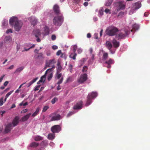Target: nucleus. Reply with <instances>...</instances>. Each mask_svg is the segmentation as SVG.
Instances as JSON below:
<instances>
[{
	"label": "nucleus",
	"mask_w": 150,
	"mask_h": 150,
	"mask_svg": "<svg viewBox=\"0 0 150 150\" xmlns=\"http://www.w3.org/2000/svg\"><path fill=\"white\" fill-rule=\"evenodd\" d=\"M53 76L52 73H51L48 76V79L49 81L50 80Z\"/></svg>",
	"instance_id": "obj_45"
},
{
	"label": "nucleus",
	"mask_w": 150,
	"mask_h": 150,
	"mask_svg": "<svg viewBox=\"0 0 150 150\" xmlns=\"http://www.w3.org/2000/svg\"><path fill=\"white\" fill-rule=\"evenodd\" d=\"M115 5L117 8V11L125 9V5L124 4L123 1H118L115 3Z\"/></svg>",
	"instance_id": "obj_6"
},
{
	"label": "nucleus",
	"mask_w": 150,
	"mask_h": 150,
	"mask_svg": "<svg viewBox=\"0 0 150 150\" xmlns=\"http://www.w3.org/2000/svg\"><path fill=\"white\" fill-rule=\"evenodd\" d=\"M12 127V124L11 123L8 124L6 126L5 128V132L6 133H7L9 132Z\"/></svg>",
	"instance_id": "obj_19"
},
{
	"label": "nucleus",
	"mask_w": 150,
	"mask_h": 150,
	"mask_svg": "<svg viewBox=\"0 0 150 150\" xmlns=\"http://www.w3.org/2000/svg\"><path fill=\"white\" fill-rule=\"evenodd\" d=\"M51 52L50 50H46V54L47 56H49L51 55Z\"/></svg>",
	"instance_id": "obj_43"
},
{
	"label": "nucleus",
	"mask_w": 150,
	"mask_h": 150,
	"mask_svg": "<svg viewBox=\"0 0 150 150\" xmlns=\"http://www.w3.org/2000/svg\"><path fill=\"white\" fill-rule=\"evenodd\" d=\"M52 48L53 50H55L57 49L58 48V47L57 46L53 45L52 46Z\"/></svg>",
	"instance_id": "obj_54"
},
{
	"label": "nucleus",
	"mask_w": 150,
	"mask_h": 150,
	"mask_svg": "<svg viewBox=\"0 0 150 150\" xmlns=\"http://www.w3.org/2000/svg\"><path fill=\"white\" fill-rule=\"evenodd\" d=\"M130 33V31L128 30H122L116 36V38L118 40L124 38Z\"/></svg>",
	"instance_id": "obj_5"
},
{
	"label": "nucleus",
	"mask_w": 150,
	"mask_h": 150,
	"mask_svg": "<svg viewBox=\"0 0 150 150\" xmlns=\"http://www.w3.org/2000/svg\"><path fill=\"white\" fill-rule=\"evenodd\" d=\"M38 77L36 78L33 80L31 81H30L28 84L27 87H29L31 85H32L33 83L35 82L38 79Z\"/></svg>",
	"instance_id": "obj_26"
},
{
	"label": "nucleus",
	"mask_w": 150,
	"mask_h": 150,
	"mask_svg": "<svg viewBox=\"0 0 150 150\" xmlns=\"http://www.w3.org/2000/svg\"><path fill=\"white\" fill-rule=\"evenodd\" d=\"M88 3L87 2H85L83 3V5L85 6H88Z\"/></svg>",
	"instance_id": "obj_60"
},
{
	"label": "nucleus",
	"mask_w": 150,
	"mask_h": 150,
	"mask_svg": "<svg viewBox=\"0 0 150 150\" xmlns=\"http://www.w3.org/2000/svg\"><path fill=\"white\" fill-rule=\"evenodd\" d=\"M45 33L46 34H48L49 33V29L47 27H45Z\"/></svg>",
	"instance_id": "obj_38"
},
{
	"label": "nucleus",
	"mask_w": 150,
	"mask_h": 150,
	"mask_svg": "<svg viewBox=\"0 0 150 150\" xmlns=\"http://www.w3.org/2000/svg\"><path fill=\"white\" fill-rule=\"evenodd\" d=\"M57 65L58 67L57 68V71H60L62 70V67L61 66L60 63L59 62H58Z\"/></svg>",
	"instance_id": "obj_33"
},
{
	"label": "nucleus",
	"mask_w": 150,
	"mask_h": 150,
	"mask_svg": "<svg viewBox=\"0 0 150 150\" xmlns=\"http://www.w3.org/2000/svg\"><path fill=\"white\" fill-rule=\"evenodd\" d=\"M87 37L88 38H90L91 37V34L90 33H88L87 34Z\"/></svg>",
	"instance_id": "obj_62"
},
{
	"label": "nucleus",
	"mask_w": 150,
	"mask_h": 150,
	"mask_svg": "<svg viewBox=\"0 0 150 150\" xmlns=\"http://www.w3.org/2000/svg\"><path fill=\"white\" fill-rule=\"evenodd\" d=\"M108 57V54L107 53L104 52L103 53L102 57L103 60H106Z\"/></svg>",
	"instance_id": "obj_31"
},
{
	"label": "nucleus",
	"mask_w": 150,
	"mask_h": 150,
	"mask_svg": "<svg viewBox=\"0 0 150 150\" xmlns=\"http://www.w3.org/2000/svg\"><path fill=\"white\" fill-rule=\"evenodd\" d=\"M43 138L39 135L36 136L34 140L36 141L42 140Z\"/></svg>",
	"instance_id": "obj_29"
},
{
	"label": "nucleus",
	"mask_w": 150,
	"mask_h": 150,
	"mask_svg": "<svg viewBox=\"0 0 150 150\" xmlns=\"http://www.w3.org/2000/svg\"><path fill=\"white\" fill-rule=\"evenodd\" d=\"M51 39H52V40H55L56 39V36L54 35H52V37H51Z\"/></svg>",
	"instance_id": "obj_51"
},
{
	"label": "nucleus",
	"mask_w": 150,
	"mask_h": 150,
	"mask_svg": "<svg viewBox=\"0 0 150 150\" xmlns=\"http://www.w3.org/2000/svg\"><path fill=\"white\" fill-rule=\"evenodd\" d=\"M77 52L78 53L80 54L82 52V50L81 49H78L77 50Z\"/></svg>",
	"instance_id": "obj_57"
},
{
	"label": "nucleus",
	"mask_w": 150,
	"mask_h": 150,
	"mask_svg": "<svg viewBox=\"0 0 150 150\" xmlns=\"http://www.w3.org/2000/svg\"><path fill=\"white\" fill-rule=\"evenodd\" d=\"M24 67H21L18 68H17L15 72V73L16 72H20L24 69Z\"/></svg>",
	"instance_id": "obj_32"
},
{
	"label": "nucleus",
	"mask_w": 150,
	"mask_h": 150,
	"mask_svg": "<svg viewBox=\"0 0 150 150\" xmlns=\"http://www.w3.org/2000/svg\"><path fill=\"white\" fill-rule=\"evenodd\" d=\"M118 31V30L116 28L113 27H109L106 31V34L109 36H113L117 35V32Z\"/></svg>",
	"instance_id": "obj_3"
},
{
	"label": "nucleus",
	"mask_w": 150,
	"mask_h": 150,
	"mask_svg": "<svg viewBox=\"0 0 150 150\" xmlns=\"http://www.w3.org/2000/svg\"><path fill=\"white\" fill-rule=\"evenodd\" d=\"M9 23L11 26H14L15 30L17 31H20L23 25L22 22L18 21V18L15 17H13L10 18Z\"/></svg>",
	"instance_id": "obj_1"
},
{
	"label": "nucleus",
	"mask_w": 150,
	"mask_h": 150,
	"mask_svg": "<svg viewBox=\"0 0 150 150\" xmlns=\"http://www.w3.org/2000/svg\"><path fill=\"white\" fill-rule=\"evenodd\" d=\"M51 130L53 133H57L61 131V127L59 125H55L51 127Z\"/></svg>",
	"instance_id": "obj_8"
},
{
	"label": "nucleus",
	"mask_w": 150,
	"mask_h": 150,
	"mask_svg": "<svg viewBox=\"0 0 150 150\" xmlns=\"http://www.w3.org/2000/svg\"><path fill=\"white\" fill-rule=\"evenodd\" d=\"M40 86L38 85L35 88L34 91H35L38 90L39 89V88L40 87Z\"/></svg>",
	"instance_id": "obj_53"
},
{
	"label": "nucleus",
	"mask_w": 150,
	"mask_h": 150,
	"mask_svg": "<svg viewBox=\"0 0 150 150\" xmlns=\"http://www.w3.org/2000/svg\"><path fill=\"white\" fill-rule=\"evenodd\" d=\"M35 59L39 60L40 61L43 62L45 58V56L42 52L38 53L37 56L35 55Z\"/></svg>",
	"instance_id": "obj_12"
},
{
	"label": "nucleus",
	"mask_w": 150,
	"mask_h": 150,
	"mask_svg": "<svg viewBox=\"0 0 150 150\" xmlns=\"http://www.w3.org/2000/svg\"><path fill=\"white\" fill-rule=\"evenodd\" d=\"M3 23L2 25L4 26H6L7 25L8 22L6 20H4Z\"/></svg>",
	"instance_id": "obj_48"
},
{
	"label": "nucleus",
	"mask_w": 150,
	"mask_h": 150,
	"mask_svg": "<svg viewBox=\"0 0 150 150\" xmlns=\"http://www.w3.org/2000/svg\"><path fill=\"white\" fill-rule=\"evenodd\" d=\"M91 59L93 60L94 59V55L93 54H91Z\"/></svg>",
	"instance_id": "obj_64"
},
{
	"label": "nucleus",
	"mask_w": 150,
	"mask_h": 150,
	"mask_svg": "<svg viewBox=\"0 0 150 150\" xmlns=\"http://www.w3.org/2000/svg\"><path fill=\"white\" fill-rule=\"evenodd\" d=\"M39 145V144L37 142H34L31 143L29 146L31 148H36Z\"/></svg>",
	"instance_id": "obj_24"
},
{
	"label": "nucleus",
	"mask_w": 150,
	"mask_h": 150,
	"mask_svg": "<svg viewBox=\"0 0 150 150\" xmlns=\"http://www.w3.org/2000/svg\"><path fill=\"white\" fill-rule=\"evenodd\" d=\"M113 0H108L105 4V5L107 6H109L112 4Z\"/></svg>",
	"instance_id": "obj_34"
},
{
	"label": "nucleus",
	"mask_w": 150,
	"mask_h": 150,
	"mask_svg": "<svg viewBox=\"0 0 150 150\" xmlns=\"http://www.w3.org/2000/svg\"><path fill=\"white\" fill-rule=\"evenodd\" d=\"M77 48V46L76 45H75L73 46V50L74 53H75Z\"/></svg>",
	"instance_id": "obj_42"
},
{
	"label": "nucleus",
	"mask_w": 150,
	"mask_h": 150,
	"mask_svg": "<svg viewBox=\"0 0 150 150\" xmlns=\"http://www.w3.org/2000/svg\"><path fill=\"white\" fill-rule=\"evenodd\" d=\"M19 118L18 116H16L13 121L12 124L13 125V126H16L19 122Z\"/></svg>",
	"instance_id": "obj_20"
},
{
	"label": "nucleus",
	"mask_w": 150,
	"mask_h": 150,
	"mask_svg": "<svg viewBox=\"0 0 150 150\" xmlns=\"http://www.w3.org/2000/svg\"><path fill=\"white\" fill-rule=\"evenodd\" d=\"M14 67V65H11L9 67L8 69H12Z\"/></svg>",
	"instance_id": "obj_58"
},
{
	"label": "nucleus",
	"mask_w": 150,
	"mask_h": 150,
	"mask_svg": "<svg viewBox=\"0 0 150 150\" xmlns=\"http://www.w3.org/2000/svg\"><path fill=\"white\" fill-rule=\"evenodd\" d=\"M56 63L54 59H50L46 62V66L48 67H51L52 68H54V64Z\"/></svg>",
	"instance_id": "obj_10"
},
{
	"label": "nucleus",
	"mask_w": 150,
	"mask_h": 150,
	"mask_svg": "<svg viewBox=\"0 0 150 150\" xmlns=\"http://www.w3.org/2000/svg\"><path fill=\"white\" fill-rule=\"evenodd\" d=\"M73 66L71 64H70L69 65V69L71 73L72 72V70Z\"/></svg>",
	"instance_id": "obj_44"
},
{
	"label": "nucleus",
	"mask_w": 150,
	"mask_h": 150,
	"mask_svg": "<svg viewBox=\"0 0 150 150\" xmlns=\"http://www.w3.org/2000/svg\"><path fill=\"white\" fill-rule=\"evenodd\" d=\"M114 63V60L111 58H110L108 60L105 62V64H107L108 66H106L108 68H109L111 67V65L113 64Z\"/></svg>",
	"instance_id": "obj_15"
},
{
	"label": "nucleus",
	"mask_w": 150,
	"mask_h": 150,
	"mask_svg": "<svg viewBox=\"0 0 150 150\" xmlns=\"http://www.w3.org/2000/svg\"><path fill=\"white\" fill-rule=\"evenodd\" d=\"M82 102L80 101L76 103L73 107V108L74 110L80 109L82 108Z\"/></svg>",
	"instance_id": "obj_13"
},
{
	"label": "nucleus",
	"mask_w": 150,
	"mask_h": 150,
	"mask_svg": "<svg viewBox=\"0 0 150 150\" xmlns=\"http://www.w3.org/2000/svg\"><path fill=\"white\" fill-rule=\"evenodd\" d=\"M60 71H57V73L56 74L55 78L57 79H59L61 78L58 81L57 84H60L61 83L63 80V77L62 76V74L59 73Z\"/></svg>",
	"instance_id": "obj_9"
},
{
	"label": "nucleus",
	"mask_w": 150,
	"mask_h": 150,
	"mask_svg": "<svg viewBox=\"0 0 150 150\" xmlns=\"http://www.w3.org/2000/svg\"><path fill=\"white\" fill-rule=\"evenodd\" d=\"M64 21V17L63 15H57L55 16L53 20V24L57 26H60L62 24Z\"/></svg>",
	"instance_id": "obj_2"
},
{
	"label": "nucleus",
	"mask_w": 150,
	"mask_h": 150,
	"mask_svg": "<svg viewBox=\"0 0 150 150\" xmlns=\"http://www.w3.org/2000/svg\"><path fill=\"white\" fill-rule=\"evenodd\" d=\"M39 50H38L37 49H35L34 50V52L35 53H36L38 54V52H39Z\"/></svg>",
	"instance_id": "obj_63"
},
{
	"label": "nucleus",
	"mask_w": 150,
	"mask_h": 150,
	"mask_svg": "<svg viewBox=\"0 0 150 150\" xmlns=\"http://www.w3.org/2000/svg\"><path fill=\"white\" fill-rule=\"evenodd\" d=\"M8 83V81H5L4 83V86H6Z\"/></svg>",
	"instance_id": "obj_61"
},
{
	"label": "nucleus",
	"mask_w": 150,
	"mask_h": 150,
	"mask_svg": "<svg viewBox=\"0 0 150 150\" xmlns=\"http://www.w3.org/2000/svg\"><path fill=\"white\" fill-rule=\"evenodd\" d=\"M13 90H12L8 93L5 96L6 98H8L9 96L13 92Z\"/></svg>",
	"instance_id": "obj_41"
},
{
	"label": "nucleus",
	"mask_w": 150,
	"mask_h": 150,
	"mask_svg": "<svg viewBox=\"0 0 150 150\" xmlns=\"http://www.w3.org/2000/svg\"><path fill=\"white\" fill-rule=\"evenodd\" d=\"M62 53V52L61 50H58L56 53V55L57 56H59L60 54H61Z\"/></svg>",
	"instance_id": "obj_50"
},
{
	"label": "nucleus",
	"mask_w": 150,
	"mask_h": 150,
	"mask_svg": "<svg viewBox=\"0 0 150 150\" xmlns=\"http://www.w3.org/2000/svg\"><path fill=\"white\" fill-rule=\"evenodd\" d=\"M12 33V31L11 29H9L7 30L6 32L7 33Z\"/></svg>",
	"instance_id": "obj_52"
},
{
	"label": "nucleus",
	"mask_w": 150,
	"mask_h": 150,
	"mask_svg": "<svg viewBox=\"0 0 150 150\" xmlns=\"http://www.w3.org/2000/svg\"><path fill=\"white\" fill-rule=\"evenodd\" d=\"M35 46V44H33L30 47H29L28 49H26L25 48H24L25 51H28L30 49L33 48H34Z\"/></svg>",
	"instance_id": "obj_39"
},
{
	"label": "nucleus",
	"mask_w": 150,
	"mask_h": 150,
	"mask_svg": "<svg viewBox=\"0 0 150 150\" xmlns=\"http://www.w3.org/2000/svg\"><path fill=\"white\" fill-rule=\"evenodd\" d=\"M58 99L57 98L55 97L53 98L51 100V103L52 104H54L58 100Z\"/></svg>",
	"instance_id": "obj_36"
},
{
	"label": "nucleus",
	"mask_w": 150,
	"mask_h": 150,
	"mask_svg": "<svg viewBox=\"0 0 150 150\" xmlns=\"http://www.w3.org/2000/svg\"><path fill=\"white\" fill-rule=\"evenodd\" d=\"M98 95V93L96 92H92L91 93L88 94L87 96V98L85 106H88L92 103V99L96 98Z\"/></svg>",
	"instance_id": "obj_4"
},
{
	"label": "nucleus",
	"mask_w": 150,
	"mask_h": 150,
	"mask_svg": "<svg viewBox=\"0 0 150 150\" xmlns=\"http://www.w3.org/2000/svg\"><path fill=\"white\" fill-rule=\"evenodd\" d=\"M3 98H1L0 99V105L1 106L3 104Z\"/></svg>",
	"instance_id": "obj_47"
},
{
	"label": "nucleus",
	"mask_w": 150,
	"mask_h": 150,
	"mask_svg": "<svg viewBox=\"0 0 150 150\" xmlns=\"http://www.w3.org/2000/svg\"><path fill=\"white\" fill-rule=\"evenodd\" d=\"M88 70V67L86 66H84L83 69H82V71L83 72H86Z\"/></svg>",
	"instance_id": "obj_40"
},
{
	"label": "nucleus",
	"mask_w": 150,
	"mask_h": 150,
	"mask_svg": "<svg viewBox=\"0 0 150 150\" xmlns=\"http://www.w3.org/2000/svg\"><path fill=\"white\" fill-rule=\"evenodd\" d=\"M31 115V113H29L27 115H25L21 119V120L23 122H25L30 117V115Z\"/></svg>",
	"instance_id": "obj_22"
},
{
	"label": "nucleus",
	"mask_w": 150,
	"mask_h": 150,
	"mask_svg": "<svg viewBox=\"0 0 150 150\" xmlns=\"http://www.w3.org/2000/svg\"><path fill=\"white\" fill-rule=\"evenodd\" d=\"M90 53L91 54H92L93 53V49L92 48H90L89 50Z\"/></svg>",
	"instance_id": "obj_56"
},
{
	"label": "nucleus",
	"mask_w": 150,
	"mask_h": 150,
	"mask_svg": "<svg viewBox=\"0 0 150 150\" xmlns=\"http://www.w3.org/2000/svg\"><path fill=\"white\" fill-rule=\"evenodd\" d=\"M112 42L113 44V46L115 48H117L119 46V42L117 41L115 39H114L112 40Z\"/></svg>",
	"instance_id": "obj_18"
},
{
	"label": "nucleus",
	"mask_w": 150,
	"mask_h": 150,
	"mask_svg": "<svg viewBox=\"0 0 150 150\" xmlns=\"http://www.w3.org/2000/svg\"><path fill=\"white\" fill-rule=\"evenodd\" d=\"M12 38L10 36H7L5 37L4 41L5 43L9 44L12 41Z\"/></svg>",
	"instance_id": "obj_17"
},
{
	"label": "nucleus",
	"mask_w": 150,
	"mask_h": 150,
	"mask_svg": "<svg viewBox=\"0 0 150 150\" xmlns=\"http://www.w3.org/2000/svg\"><path fill=\"white\" fill-rule=\"evenodd\" d=\"M141 6V4L139 2L134 3L132 4V9L136 10L139 8Z\"/></svg>",
	"instance_id": "obj_14"
},
{
	"label": "nucleus",
	"mask_w": 150,
	"mask_h": 150,
	"mask_svg": "<svg viewBox=\"0 0 150 150\" xmlns=\"http://www.w3.org/2000/svg\"><path fill=\"white\" fill-rule=\"evenodd\" d=\"M74 2L76 4H78L80 1V0H74Z\"/></svg>",
	"instance_id": "obj_59"
},
{
	"label": "nucleus",
	"mask_w": 150,
	"mask_h": 150,
	"mask_svg": "<svg viewBox=\"0 0 150 150\" xmlns=\"http://www.w3.org/2000/svg\"><path fill=\"white\" fill-rule=\"evenodd\" d=\"M40 110V108L39 107H38L32 115V116L34 117L38 113Z\"/></svg>",
	"instance_id": "obj_28"
},
{
	"label": "nucleus",
	"mask_w": 150,
	"mask_h": 150,
	"mask_svg": "<svg viewBox=\"0 0 150 150\" xmlns=\"http://www.w3.org/2000/svg\"><path fill=\"white\" fill-rule=\"evenodd\" d=\"M105 12L106 13H109V14L111 13V12H110V10L108 8H106L105 10Z\"/></svg>",
	"instance_id": "obj_49"
},
{
	"label": "nucleus",
	"mask_w": 150,
	"mask_h": 150,
	"mask_svg": "<svg viewBox=\"0 0 150 150\" xmlns=\"http://www.w3.org/2000/svg\"><path fill=\"white\" fill-rule=\"evenodd\" d=\"M74 114V112H69L68 114L67 115V117H70L71 115H72Z\"/></svg>",
	"instance_id": "obj_46"
},
{
	"label": "nucleus",
	"mask_w": 150,
	"mask_h": 150,
	"mask_svg": "<svg viewBox=\"0 0 150 150\" xmlns=\"http://www.w3.org/2000/svg\"><path fill=\"white\" fill-rule=\"evenodd\" d=\"M105 46L110 51L112 54L114 53L112 52L111 49L112 47V45L111 42L109 41H106L105 43Z\"/></svg>",
	"instance_id": "obj_16"
},
{
	"label": "nucleus",
	"mask_w": 150,
	"mask_h": 150,
	"mask_svg": "<svg viewBox=\"0 0 150 150\" xmlns=\"http://www.w3.org/2000/svg\"><path fill=\"white\" fill-rule=\"evenodd\" d=\"M53 9L56 15H59L62 14L60 13L59 7L58 5L57 4L54 5L53 7Z\"/></svg>",
	"instance_id": "obj_11"
},
{
	"label": "nucleus",
	"mask_w": 150,
	"mask_h": 150,
	"mask_svg": "<svg viewBox=\"0 0 150 150\" xmlns=\"http://www.w3.org/2000/svg\"><path fill=\"white\" fill-rule=\"evenodd\" d=\"M94 38L95 39H98V34L95 33L94 34Z\"/></svg>",
	"instance_id": "obj_55"
},
{
	"label": "nucleus",
	"mask_w": 150,
	"mask_h": 150,
	"mask_svg": "<svg viewBox=\"0 0 150 150\" xmlns=\"http://www.w3.org/2000/svg\"><path fill=\"white\" fill-rule=\"evenodd\" d=\"M87 75L86 74H81L79 78L78 79V82L80 83H82L85 81L87 79Z\"/></svg>",
	"instance_id": "obj_7"
},
{
	"label": "nucleus",
	"mask_w": 150,
	"mask_h": 150,
	"mask_svg": "<svg viewBox=\"0 0 150 150\" xmlns=\"http://www.w3.org/2000/svg\"><path fill=\"white\" fill-rule=\"evenodd\" d=\"M54 133H50L48 134V135L47 138L50 140H53L55 137V134Z\"/></svg>",
	"instance_id": "obj_25"
},
{
	"label": "nucleus",
	"mask_w": 150,
	"mask_h": 150,
	"mask_svg": "<svg viewBox=\"0 0 150 150\" xmlns=\"http://www.w3.org/2000/svg\"><path fill=\"white\" fill-rule=\"evenodd\" d=\"M61 115L59 114H57L56 115L53 116L51 118L50 121H53L59 120L61 119Z\"/></svg>",
	"instance_id": "obj_21"
},
{
	"label": "nucleus",
	"mask_w": 150,
	"mask_h": 150,
	"mask_svg": "<svg viewBox=\"0 0 150 150\" xmlns=\"http://www.w3.org/2000/svg\"><path fill=\"white\" fill-rule=\"evenodd\" d=\"M49 108V107L48 106H45L43 109L42 112H45Z\"/></svg>",
	"instance_id": "obj_37"
},
{
	"label": "nucleus",
	"mask_w": 150,
	"mask_h": 150,
	"mask_svg": "<svg viewBox=\"0 0 150 150\" xmlns=\"http://www.w3.org/2000/svg\"><path fill=\"white\" fill-rule=\"evenodd\" d=\"M45 79V76L43 75L40 78V79L39 80V82H44Z\"/></svg>",
	"instance_id": "obj_35"
},
{
	"label": "nucleus",
	"mask_w": 150,
	"mask_h": 150,
	"mask_svg": "<svg viewBox=\"0 0 150 150\" xmlns=\"http://www.w3.org/2000/svg\"><path fill=\"white\" fill-rule=\"evenodd\" d=\"M33 33L36 38H38L41 35L40 30L38 29H35L34 30Z\"/></svg>",
	"instance_id": "obj_23"
},
{
	"label": "nucleus",
	"mask_w": 150,
	"mask_h": 150,
	"mask_svg": "<svg viewBox=\"0 0 150 150\" xmlns=\"http://www.w3.org/2000/svg\"><path fill=\"white\" fill-rule=\"evenodd\" d=\"M132 27L133 30H137L139 28V25L137 24H134L133 25Z\"/></svg>",
	"instance_id": "obj_30"
},
{
	"label": "nucleus",
	"mask_w": 150,
	"mask_h": 150,
	"mask_svg": "<svg viewBox=\"0 0 150 150\" xmlns=\"http://www.w3.org/2000/svg\"><path fill=\"white\" fill-rule=\"evenodd\" d=\"M31 23L33 26L36 25L37 23V20L35 18H33L31 19L30 21Z\"/></svg>",
	"instance_id": "obj_27"
}]
</instances>
